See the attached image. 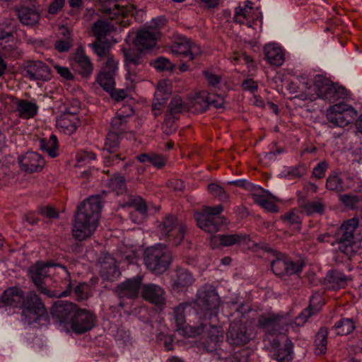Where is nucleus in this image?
Returning <instances> with one entry per match:
<instances>
[{"mask_svg":"<svg viewBox=\"0 0 362 362\" xmlns=\"http://www.w3.org/2000/svg\"><path fill=\"white\" fill-rule=\"evenodd\" d=\"M194 281L192 273L187 269L179 267L171 276V285L175 291H182L192 285Z\"/></svg>","mask_w":362,"mask_h":362,"instance_id":"nucleus-32","label":"nucleus"},{"mask_svg":"<svg viewBox=\"0 0 362 362\" xmlns=\"http://www.w3.org/2000/svg\"><path fill=\"white\" fill-rule=\"evenodd\" d=\"M25 71V76L32 81H47L51 78L49 67L41 61H30Z\"/></svg>","mask_w":362,"mask_h":362,"instance_id":"nucleus-29","label":"nucleus"},{"mask_svg":"<svg viewBox=\"0 0 362 362\" xmlns=\"http://www.w3.org/2000/svg\"><path fill=\"white\" fill-rule=\"evenodd\" d=\"M329 168V162L326 160H322L316 164L313 168L311 177L315 180H322L326 175V173Z\"/></svg>","mask_w":362,"mask_h":362,"instance_id":"nucleus-48","label":"nucleus"},{"mask_svg":"<svg viewBox=\"0 0 362 362\" xmlns=\"http://www.w3.org/2000/svg\"><path fill=\"white\" fill-rule=\"evenodd\" d=\"M71 46L72 42L69 37L59 38L54 42L55 49L60 53L69 52Z\"/></svg>","mask_w":362,"mask_h":362,"instance_id":"nucleus-53","label":"nucleus"},{"mask_svg":"<svg viewBox=\"0 0 362 362\" xmlns=\"http://www.w3.org/2000/svg\"><path fill=\"white\" fill-rule=\"evenodd\" d=\"M170 50L175 57L180 58L182 61L179 69L182 72L189 69V62L192 61L202 54L200 47L184 35H178L175 37L172 42Z\"/></svg>","mask_w":362,"mask_h":362,"instance_id":"nucleus-14","label":"nucleus"},{"mask_svg":"<svg viewBox=\"0 0 362 362\" xmlns=\"http://www.w3.org/2000/svg\"><path fill=\"white\" fill-rule=\"evenodd\" d=\"M141 163H149L157 169L163 168L168 161V157L158 153H144L137 156Z\"/></svg>","mask_w":362,"mask_h":362,"instance_id":"nucleus-42","label":"nucleus"},{"mask_svg":"<svg viewBox=\"0 0 362 362\" xmlns=\"http://www.w3.org/2000/svg\"><path fill=\"white\" fill-rule=\"evenodd\" d=\"M297 79L303 92L296 95L303 101L313 102L321 99L329 103H339L330 106L327 111V119L330 127L344 128L351 124L358 115L357 110L344 102L349 97L348 90L343 86L333 83L321 74L303 70Z\"/></svg>","mask_w":362,"mask_h":362,"instance_id":"nucleus-2","label":"nucleus"},{"mask_svg":"<svg viewBox=\"0 0 362 362\" xmlns=\"http://www.w3.org/2000/svg\"><path fill=\"white\" fill-rule=\"evenodd\" d=\"M332 329L337 335L348 336L356 330V321L353 317H341L334 323Z\"/></svg>","mask_w":362,"mask_h":362,"instance_id":"nucleus-41","label":"nucleus"},{"mask_svg":"<svg viewBox=\"0 0 362 362\" xmlns=\"http://www.w3.org/2000/svg\"><path fill=\"white\" fill-rule=\"evenodd\" d=\"M117 30V27L112 23L98 20L92 27V32L95 37L94 42L88 45L92 51L99 57H111L108 55L112 44L108 36Z\"/></svg>","mask_w":362,"mask_h":362,"instance_id":"nucleus-13","label":"nucleus"},{"mask_svg":"<svg viewBox=\"0 0 362 362\" xmlns=\"http://www.w3.org/2000/svg\"><path fill=\"white\" fill-rule=\"evenodd\" d=\"M143 276L137 274L135 276L126 279L119 284L116 288V293L121 299L119 305L124 307V298L132 300L138 298L142 286Z\"/></svg>","mask_w":362,"mask_h":362,"instance_id":"nucleus-22","label":"nucleus"},{"mask_svg":"<svg viewBox=\"0 0 362 362\" xmlns=\"http://www.w3.org/2000/svg\"><path fill=\"white\" fill-rule=\"evenodd\" d=\"M37 0H23L17 9L21 23L27 26L35 25L40 19Z\"/></svg>","mask_w":362,"mask_h":362,"instance_id":"nucleus-23","label":"nucleus"},{"mask_svg":"<svg viewBox=\"0 0 362 362\" xmlns=\"http://www.w3.org/2000/svg\"><path fill=\"white\" fill-rule=\"evenodd\" d=\"M154 68L160 71H172L174 68L173 63L164 57H158L153 64Z\"/></svg>","mask_w":362,"mask_h":362,"instance_id":"nucleus-51","label":"nucleus"},{"mask_svg":"<svg viewBox=\"0 0 362 362\" xmlns=\"http://www.w3.org/2000/svg\"><path fill=\"white\" fill-rule=\"evenodd\" d=\"M142 296L146 300L159 309H162L165 304V292L157 284L153 283L144 284L142 288Z\"/></svg>","mask_w":362,"mask_h":362,"instance_id":"nucleus-28","label":"nucleus"},{"mask_svg":"<svg viewBox=\"0 0 362 362\" xmlns=\"http://www.w3.org/2000/svg\"><path fill=\"white\" fill-rule=\"evenodd\" d=\"M55 69L57 74L64 80L71 81L74 78V74L69 68L61 66H56Z\"/></svg>","mask_w":362,"mask_h":362,"instance_id":"nucleus-56","label":"nucleus"},{"mask_svg":"<svg viewBox=\"0 0 362 362\" xmlns=\"http://www.w3.org/2000/svg\"><path fill=\"white\" fill-rule=\"evenodd\" d=\"M208 189L221 201H223L228 198V194L224 188L216 183H210L208 185Z\"/></svg>","mask_w":362,"mask_h":362,"instance_id":"nucleus-52","label":"nucleus"},{"mask_svg":"<svg viewBox=\"0 0 362 362\" xmlns=\"http://www.w3.org/2000/svg\"><path fill=\"white\" fill-rule=\"evenodd\" d=\"M204 6L211 8L218 6L219 0H199Z\"/></svg>","mask_w":362,"mask_h":362,"instance_id":"nucleus-63","label":"nucleus"},{"mask_svg":"<svg viewBox=\"0 0 362 362\" xmlns=\"http://www.w3.org/2000/svg\"><path fill=\"white\" fill-rule=\"evenodd\" d=\"M134 114V110L131 106H124L117 112V115L112 119L110 129L101 153L104 165L103 172L110 176L109 186L117 193L122 194L126 191L124 175L132 164L121 145V141L129 131V122Z\"/></svg>","mask_w":362,"mask_h":362,"instance_id":"nucleus-3","label":"nucleus"},{"mask_svg":"<svg viewBox=\"0 0 362 362\" xmlns=\"http://www.w3.org/2000/svg\"><path fill=\"white\" fill-rule=\"evenodd\" d=\"M308 170L307 164L300 162L295 165L284 166L279 176L287 180H300L306 175Z\"/></svg>","mask_w":362,"mask_h":362,"instance_id":"nucleus-37","label":"nucleus"},{"mask_svg":"<svg viewBox=\"0 0 362 362\" xmlns=\"http://www.w3.org/2000/svg\"><path fill=\"white\" fill-rule=\"evenodd\" d=\"M72 69L84 78L89 77L93 71V64L81 47L76 49L69 58Z\"/></svg>","mask_w":362,"mask_h":362,"instance_id":"nucleus-25","label":"nucleus"},{"mask_svg":"<svg viewBox=\"0 0 362 362\" xmlns=\"http://www.w3.org/2000/svg\"><path fill=\"white\" fill-rule=\"evenodd\" d=\"M129 337H130V333L129 331L124 330L122 327H118L117 328V333H116L117 338L122 340L124 342H127L129 341Z\"/></svg>","mask_w":362,"mask_h":362,"instance_id":"nucleus-60","label":"nucleus"},{"mask_svg":"<svg viewBox=\"0 0 362 362\" xmlns=\"http://www.w3.org/2000/svg\"><path fill=\"white\" fill-rule=\"evenodd\" d=\"M286 314L283 312L261 314L257 318V327L262 329L265 334L271 336H283L289 327H296L292 325Z\"/></svg>","mask_w":362,"mask_h":362,"instance_id":"nucleus-16","label":"nucleus"},{"mask_svg":"<svg viewBox=\"0 0 362 362\" xmlns=\"http://www.w3.org/2000/svg\"><path fill=\"white\" fill-rule=\"evenodd\" d=\"M325 305V301L322 296L313 295L310 298L308 306L293 320L292 325H295L296 327L303 326L310 317L318 314Z\"/></svg>","mask_w":362,"mask_h":362,"instance_id":"nucleus-26","label":"nucleus"},{"mask_svg":"<svg viewBox=\"0 0 362 362\" xmlns=\"http://www.w3.org/2000/svg\"><path fill=\"white\" fill-rule=\"evenodd\" d=\"M283 220L284 223L291 225H296L299 226L301 223V220L300 216L293 211H289L286 213L283 216Z\"/></svg>","mask_w":362,"mask_h":362,"instance_id":"nucleus-55","label":"nucleus"},{"mask_svg":"<svg viewBox=\"0 0 362 362\" xmlns=\"http://www.w3.org/2000/svg\"><path fill=\"white\" fill-rule=\"evenodd\" d=\"M202 74L205 83L210 91L225 90L226 82L218 69L210 67L203 70Z\"/></svg>","mask_w":362,"mask_h":362,"instance_id":"nucleus-31","label":"nucleus"},{"mask_svg":"<svg viewBox=\"0 0 362 362\" xmlns=\"http://www.w3.org/2000/svg\"><path fill=\"white\" fill-rule=\"evenodd\" d=\"M303 211L308 216L322 215L326 209V204L322 198L315 197L313 200L305 201L301 206Z\"/></svg>","mask_w":362,"mask_h":362,"instance_id":"nucleus-40","label":"nucleus"},{"mask_svg":"<svg viewBox=\"0 0 362 362\" xmlns=\"http://www.w3.org/2000/svg\"><path fill=\"white\" fill-rule=\"evenodd\" d=\"M100 273L103 279L110 281L116 280L121 274L114 259H111L110 262L104 261L101 264Z\"/></svg>","mask_w":362,"mask_h":362,"instance_id":"nucleus-43","label":"nucleus"},{"mask_svg":"<svg viewBox=\"0 0 362 362\" xmlns=\"http://www.w3.org/2000/svg\"><path fill=\"white\" fill-rule=\"evenodd\" d=\"M56 267L66 271V267L64 265L53 261H47L46 262H38L29 267L28 275L37 290L47 297L56 298L68 296L73 291L78 300H83L87 299L88 292L85 284H78L73 288L71 283H69L67 284L66 288L63 291L49 286V281H51L50 269Z\"/></svg>","mask_w":362,"mask_h":362,"instance_id":"nucleus-6","label":"nucleus"},{"mask_svg":"<svg viewBox=\"0 0 362 362\" xmlns=\"http://www.w3.org/2000/svg\"><path fill=\"white\" fill-rule=\"evenodd\" d=\"M7 147V139L5 132L0 128V155Z\"/></svg>","mask_w":362,"mask_h":362,"instance_id":"nucleus-61","label":"nucleus"},{"mask_svg":"<svg viewBox=\"0 0 362 362\" xmlns=\"http://www.w3.org/2000/svg\"><path fill=\"white\" fill-rule=\"evenodd\" d=\"M249 240V236L245 233H223L213 236L212 243L220 247H230L235 245H240Z\"/></svg>","mask_w":362,"mask_h":362,"instance_id":"nucleus-35","label":"nucleus"},{"mask_svg":"<svg viewBox=\"0 0 362 362\" xmlns=\"http://www.w3.org/2000/svg\"><path fill=\"white\" fill-rule=\"evenodd\" d=\"M340 202L347 209H356L361 206L362 198L356 194H344L339 197Z\"/></svg>","mask_w":362,"mask_h":362,"instance_id":"nucleus-45","label":"nucleus"},{"mask_svg":"<svg viewBox=\"0 0 362 362\" xmlns=\"http://www.w3.org/2000/svg\"><path fill=\"white\" fill-rule=\"evenodd\" d=\"M16 25L10 22L0 28V49L4 55L8 57H17L20 52L16 47Z\"/></svg>","mask_w":362,"mask_h":362,"instance_id":"nucleus-21","label":"nucleus"},{"mask_svg":"<svg viewBox=\"0 0 362 362\" xmlns=\"http://www.w3.org/2000/svg\"><path fill=\"white\" fill-rule=\"evenodd\" d=\"M252 9V2L247 0L245 7L238 6L235 9L234 19L236 23H243V20H248L250 11Z\"/></svg>","mask_w":362,"mask_h":362,"instance_id":"nucleus-46","label":"nucleus"},{"mask_svg":"<svg viewBox=\"0 0 362 362\" xmlns=\"http://www.w3.org/2000/svg\"><path fill=\"white\" fill-rule=\"evenodd\" d=\"M18 161L21 170L29 174L41 172L45 165L44 157L33 151L18 156Z\"/></svg>","mask_w":362,"mask_h":362,"instance_id":"nucleus-24","label":"nucleus"},{"mask_svg":"<svg viewBox=\"0 0 362 362\" xmlns=\"http://www.w3.org/2000/svg\"><path fill=\"white\" fill-rule=\"evenodd\" d=\"M144 262L146 267L155 274H162L171 262V255L163 244L147 247L144 251Z\"/></svg>","mask_w":362,"mask_h":362,"instance_id":"nucleus-17","label":"nucleus"},{"mask_svg":"<svg viewBox=\"0 0 362 362\" xmlns=\"http://www.w3.org/2000/svg\"><path fill=\"white\" fill-rule=\"evenodd\" d=\"M0 306L17 308L22 310V315L29 325H42L49 321L48 313L44 303L34 291L25 293L18 287L6 289L0 300Z\"/></svg>","mask_w":362,"mask_h":362,"instance_id":"nucleus-5","label":"nucleus"},{"mask_svg":"<svg viewBox=\"0 0 362 362\" xmlns=\"http://www.w3.org/2000/svg\"><path fill=\"white\" fill-rule=\"evenodd\" d=\"M40 149L51 158H56L60 154V146L57 136L51 134L49 137H43L39 140Z\"/></svg>","mask_w":362,"mask_h":362,"instance_id":"nucleus-36","label":"nucleus"},{"mask_svg":"<svg viewBox=\"0 0 362 362\" xmlns=\"http://www.w3.org/2000/svg\"><path fill=\"white\" fill-rule=\"evenodd\" d=\"M40 212L43 216H45L49 218H57L59 216L58 210L50 206L42 207Z\"/></svg>","mask_w":362,"mask_h":362,"instance_id":"nucleus-57","label":"nucleus"},{"mask_svg":"<svg viewBox=\"0 0 362 362\" xmlns=\"http://www.w3.org/2000/svg\"><path fill=\"white\" fill-rule=\"evenodd\" d=\"M332 245L341 253V262L350 261L354 256L362 255V235L357 218L348 219L342 223L337 230Z\"/></svg>","mask_w":362,"mask_h":362,"instance_id":"nucleus-10","label":"nucleus"},{"mask_svg":"<svg viewBox=\"0 0 362 362\" xmlns=\"http://www.w3.org/2000/svg\"><path fill=\"white\" fill-rule=\"evenodd\" d=\"M15 112L17 116L23 119L34 118L39 112L40 107L35 98L23 99L14 98Z\"/></svg>","mask_w":362,"mask_h":362,"instance_id":"nucleus-27","label":"nucleus"},{"mask_svg":"<svg viewBox=\"0 0 362 362\" xmlns=\"http://www.w3.org/2000/svg\"><path fill=\"white\" fill-rule=\"evenodd\" d=\"M66 4V0H52L47 8V12L51 15L58 14L64 8Z\"/></svg>","mask_w":362,"mask_h":362,"instance_id":"nucleus-54","label":"nucleus"},{"mask_svg":"<svg viewBox=\"0 0 362 362\" xmlns=\"http://www.w3.org/2000/svg\"><path fill=\"white\" fill-rule=\"evenodd\" d=\"M242 88L245 90H247L252 93H255L257 90L258 86L254 80L251 78H247L243 81L242 83Z\"/></svg>","mask_w":362,"mask_h":362,"instance_id":"nucleus-58","label":"nucleus"},{"mask_svg":"<svg viewBox=\"0 0 362 362\" xmlns=\"http://www.w3.org/2000/svg\"><path fill=\"white\" fill-rule=\"evenodd\" d=\"M304 189L308 192L317 193L319 187L315 183L311 181H308L304 185Z\"/></svg>","mask_w":362,"mask_h":362,"instance_id":"nucleus-62","label":"nucleus"},{"mask_svg":"<svg viewBox=\"0 0 362 362\" xmlns=\"http://www.w3.org/2000/svg\"><path fill=\"white\" fill-rule=\"evenodd\" d=\"M51 314L60 325H69L78 334L90 331L95 325L96 317L93 313L78 308L76 304L68 301L56 300L51 308Z\"/></svg>","mask_w":362,"mask_h":362,"instance_id":"nucleus-7","label":"nucleus"},{"mask_svg":"<svg viewBox=\"0 0 362 362\" xmlns=\"http://www.w3.org/2000/svg\"><path fill=\"white\" fill-rule=\"evenodd\" d=\"M163 18H153L151 25H145L140 29L136 35L134 32H129L126 42H132L136 49L124 48V64L127 71L126 78L134 82L139 70L138 66H141V54L152 51L157 45V40L160 34L158 28L163 24Z\"/></svg>","mask_w":362,"mask_h":362,"instance_id":"nucleus-4","label":"nucleus"},{"mask_svg":"<svg viewBox=\"0 0 362 362\" xmlns=\"http://www.w3.org/2000/svg\"><path fill=\"white\" fill-rule=\"evenodd\" d=\"M57 126L64 134L71 135L74 133L80 125V120L76 115L67 113L62 115L57 122Z\"/></svg>","mask_w":362,"mask_h":362,"instance_id":"nucleus-39","label":"nucleus"},{"mask_svg":"<svg viewBox=\"0 0 362 362\" xmlns=\"http://www.w3.org/2000/svg\"><path fill=\"white\" fill-rule=\"evenodd\" d=\"M67 2L73 13L79 12L84 6L83 0H67Z\"/></svg>","mask_w":362,"mask_h":362,"instance_id":"nucleus-59","label":"nucleus"},{"mask_svg":"<svg viewBox=\"0 0 362 362\" xmlns=\"http://www.w3.org/2000/svg\"><path fill=\"white\" fill-rule=\"evenodd\" d=\"M215 94L207 93L204 99L207 107L213 106L217 109L224 107L225 90L214 92Z\"/></svg>","mask_w":362,"mask_h":362,"instance_id":"nucleus-44","label":"nucleus"},{"mask_svg":"<svg viewBox=\"0 0 362 362\" xmlns=\"http://www.w3.org/2000/svg\"><path fill=\"white\" fill-rule=\"evenodd\" d=\"M7 63L0 54V78L6 73Z\"/></svg>","mask_w":362,"mask_h":362,"instance_id":"nucleus-64","label":"nucleus"},{"mask_svg":"<svg viewBox=\"0 0 362 362\" xmlns=\"http://www.w3.org/2000/svg\"><path fill=\"white\" fill-rule=\"evenodd\" d=\"M267 62L274 66H280L285 60V49L276 42H270L264 47Z\"/></svg>","mask_w":362,"mask_h":362,"instance_id":"nucleus-33","label":"nucleus"},{"mask_svg":"<svg viewBox=\"0 0 362 362\" xmlns=\"http://www.w3.org/2000/svg\"><path fill=\"white\" fill-rule=\"evenodd\" d=\"M117 69L118 62L113 57H108L98 74L97 81L105 91L110 93L112 99L119 102L126 98L127 93L123 89L115 88V76Z\"/></svg>","mask_w":362,"mask_h":362,"instance_id":"nucleus-15","label":"nucleus"},{"mask_svg":"<svg viewBox=\"0 0 362 362\" xmlns=\"http://www.w3.org/2000/svg\"><path fill=\"white\" fill-rule=\"evenodd\" d=\"M157 228L160 233V239L169 245L177 246L185 238L186 228L177 218L173 214H167L162 221H158Z\"/></svg>","mask_w":362,"mask_h":362,"instance_id":"nucleus-18","label":"nucleus"},{"mask_svg":"<svg viewBox=\"0 0 362 362\" xmlns=\"http://www.w3.org/2000/svg\"><path fill=\"white\" fill-rule=\"evenodd\" d=\"M349 187L346 176L339 170H332L329 173L325 181L327 190L341 194Z\"/></svg>","mask_w":362,"mask_h":362,"instance_id":"nucleus-30","label":"nucleus"},{"mask_svg":"<svg viewBox=\"0 0 362 362\" xmlns=\"http://www.w3.org/2000/svg\"><path fill=\"white\" fill-rule=\"evenodd\" d=\"M102 207L99 195L91 196L78 206L71 230L74 239L82 241L93 235L98 226Z\"/></svg>","mask_w":362,"mask_h":362,"instance_id":"nucleus-8","label":"nucleus"},{"mask_svg":"<svg viewBox=\"0 0 362 362\" xmlns=\"http://www.w3.org/2000/svg\"><path fill=\"white\" fill-rule=\"evenodd\" d=\"M272 250L274 259L271 262V269L277 277L286 279L292 276H300L306 265L303 259L299 258L294 260L284 252Z\"/></svg>","mask_w":362,"mask_h":362,"instance_id":"nucleus-12","label":"nucleus"},{"mask_svg":"<svg viewBox=\"0 0 362 362\" xmlns=\"http://www.w3.org/2000/svg\"><path fill=\"white\" fill-rule=\"evenodd\" d=\"M270 355L276 362H293L295 357L294 344L287 336H276L269 341Z\"/></svg>","mask_w":362,"mask_h":362,"instance_id":"nucleus-19","label":"nucleus"},{"mask_svg":"<svg viewBox=\"0 0 362 362\" xmlns=\"http://www.w3.org/2000/svg\"><path fill=\"white\" fill-rule=\"evenodd\" d=\"M128 204L141 215H146L148 211L147 204L141 196L131 195L129 197Z\"/></svg>","mask_w":362,"mask_h":362,"instance_id":"nucleus-47","label":"nucleus"},{"mask_svg":"<svg viewBox=\"0 0 362 362\" xmlns=\"http://www.w3.org/2000/svg\"><path fill=\"white\" fill-rule=\"evenodd\" d=\"M224 207L221 204L205 206L202 211L194 213L197 225L202 230L211 234L220 231L226 227L228 218L221 215Z\"/></svg>","mask_w":362,"mask_h":362,"instance_id":"nucleus-11","label":"nucleus"},{"mask_svg":"<svg viewBox=\"0 0 362 362\" xmlns=\"http://www.w3.org/2000/svg\"><path fill=\"white\" fill-rule=\"evenodd\" d=\"M95 158L96 156L93 152L84 150L78 151L76 156L77 164L79 166L90 163Z\"/></svg>","mask_w":362,"mask_h":362,"instance_id":"nucleus-50","label":"nucleus"},{"mask_svg":"<svg viewBox=\"0 0 362 362\" xmlns=\"http://www.w3.org/2000/svg\"><path fill=\"white\" fill-rule=\"evenodd\" d=\"M136 12L137 11L134 5L128 1L122 0L112 2L111 7L107 9V14L119 28H126L132 23Z\"/></svg>","mask_w":362,"mask_h":362,"instance_id":"nucleus-20","label":"nucleus"},{"mask_svg":"<svg viewBox=\"0 0 362 362\" xmlns=\"http://www.w3.org/2000/svg\"><path fill=\"white\" fill-rule=\"evenodd\" d=\"M347 276L338 269H332L324 278V284L329 290L337 291L344 288L347 284Z\"/></svg>","mask_w":362,"mask_h":362,"instance_id":"nucleus-34","label":"nucleus"},{"mask_svg":"<svg viewBox=\"0 0 362 362\" xmlns=\"http://www.w3.org/2000/svg\"><path fill=\"white\" fill-rule=\"evenodd\" d=\"M170 95L171 93L169 90L158 86L155 91L151 108L152 114L155 117L165 112L162 130L167 136H170L177 131L179 115L186 108L185 103L180 97L172 98L169 105L167 106Z\"/></svg>","mask_w":362,"mask_h":362,"instance_id":"nucleus-9","label":"nucleus"},{"mask_svg":"<svg viewBox=\"0 0 362 362\" xmlns=\"http://www.w3.org/2000/svg\"><path fill=\"white\" fill-rule=\"evenodd\" d=\"M252 353V351L249 349H241L235 351L227 362H250Z\"/></svg>","mask_w":362,"mask_h":362,"instance_id":"nucleus-49","label":"nucleus"},{"mask_svg":"<svg viewBox=\"0 0 362 362\" xmlns=\"http://www.w3.org/2000/svg\"><path fill=\"white\" fill-rule=\"evenodd\" d=\"M197 309L191 303H182L169 313L171 325L175 332L185 337L200 336L203 347L208 352L221 349L224 332L223 325L229 322L226 332L227 342L241 346L254 340L257 337L255 327L245 322L247 306L243 303H226L222 305L220 317V298L212 286L201 287L197 291L195 302Z\"/></svg>","mask_w":362,"mask_h":362,"instance_id":"nucleus-1","label":"nucleus"},{"mask_svg":"<svg viewBox=\"0 0 362 362\" xmlns=\"http://www.w3.org/2000/svg\"><path fill=\"white\" fill-rule=\"evenodd\" d=\"M329 330L326 327H321L315 334L313 345L314 354L317 356H322L327 351Z\"/></svg>","mask_w":362,"mask_h":362,"instance_id":"nucleus-38","label":"nucleus"}]
</instances>
